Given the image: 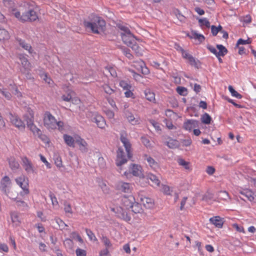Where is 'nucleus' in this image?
Wrapping results in <instances>:
<instances>
[{"mask_svg": "<svg viewBox=\"0 0 256 256\" xmlns=\"http://www.w3.org/2000/svg\"><path fill=\"white\" fill-rule=\"evenodd\" d=\"M116 26L122 31L121 32V36L123 42L134 51L136 56H142V50L137 44L136 38L130 32V30L120 24H116Z\"/></svg>", "mask_w": 256, "mask_h": 256, "instance_id": "nucleus-1", "label": "nucleus"}, {"mask_svg": "<svg viewBox=\"0 0 256 256\" xmlns=\"http://www.w3.org/2000/svg\"><path fill=\"white\" fill-rule=\"evenodd\" d=\"M84 26L90 29L93 33L99 34L103 31L106 26L105 21L100 17L92 16L89 20H84Z\"/></svg>", "mask_w": 256, "mask_h": 256, "instance_id": "nucleus-2", "label": "nucleus"}, {"mask_svg": "<svg viewBox=\"0 0 256 256\" xmlns=\"http://www.w3.org/2000/svg\"><path fill=\"white\" fill-rule=\"evenodd\" d=\"M12 182L8 176L3 177L0 182V190L10 198L14 200L18 198V192L10 190Z\"/></svg>", "mask_w": 256, "mask_h": 256, "instance_id": "nucleus-3", "label": "nucleus"}, {"mask_svg": "<svg viewBox=\"0 0 256 256\" xmlns=\"http://www.w3.org/2000/svg\"><path fill=\"white\" fill-rule=\"evenodd\" d=\"M44 125L49 129H55L56 128V120L48 112L44 114Z\"/></svg>", "mask_w": 256, "mask_h": 256, "instance_id": "nucleus-4", "label": "nucleus"}, {"mask_svg": "<svg viewBox=\"0 0 256 256\" xmlns=\"http://www.w3.org/2000/svg\"><path fill=\"white\" fill-rule=\"evenodd\" d=\"M16 183L22 188L23 192L20 194L23 196L29 193L28 180L24 176H21L15 179Z\"/></svg>", "mask_w": 256, "mask_h": 256, "instance_id": "nucleus-5", "label": "nucleus"}, {"mask_svg": "<svg viewBox=\"0 0 256 256\" xmlns=\"http://www.w3.org/2000/svg\"><path fill=\"white\" fill-rule=\"evenodd\" d=\"M111 210L114 212L118 217L126 221L130 220V217L128 214V213L120 206L112 208Z\"/></svg>", "mask_w": 256, "mask_h": 256, "instance_id": "nucleus-6", "label": "nucleus"}, {"mask_svg": "<svg viewBox=\"0 0 256 256\" xmlns=\"http://www.w3.org/2000/svg\"><path fill=\"white\" fill-rule=\"evenodd\" d=\"M120 140L124 144L126 153H128V157L131 158L132 154L131 152V144L129 140L127 138V134L125 132H122L120 134Z\"/></svg>", "mask_w": 256, "mask_h": 256, "instance_id": "nucleus-7", "label": "nucleus"}, {"mask_svg": "<svg viewBox=\"0 0 256 256\" xmlns=\"http://www.w3.org/2000/svg\"><path fill=\"white\" fill-rule=\"evenodd\" d=\"M128 157V153L126 155L124 152L122 148H118L117 152V158L116 160V164L118 166H121L123 164L127 162L128 159H130Z\"/></svg>", "mask_w": 256, "mask_h": 256, "instance_id": "nucleus-8", "label": "nucleus"}, {"mask_svg": "<svg viewBox=\"0 0 256 256\" xmlns=\"http://www.w3.org/2000/svg\"><path fill=\"white\" fill-rule=\"evenodd\" d=\"M124 113L126 118L132 124L136 125L140 124V118L137 116H134L129 110L126 108V106H124Z\"/></svg>", "mask_w": 256, "mask_h": 256, "instance_id": "nucleus-9", "label": "nucleus"}, {"mask_svg": "<svg viewBox=\"0 0 256 256\" xmlns=\"http://www.w3.org/2000/svg\"><path fill=\"white\" fill-rule=\"evenodd\" d=\"M182 58L188 60L189 64L196 68H198V60H196L195 58L190 54L188 52L185 51L182 48H180Z\"/></svg>", "mask_w": 256, "mask_h": 256, "instance_id": "nucleus-10", "label": "nucleus"}, {"mask_svg": "<svg viewBox=\"0 0 256 256\" xmlns=\"http://www.w3.org/2000/svg\"><path fill=\"white\" fill-rule=\"evenodd\" d=\"M21 10L22 11V16L20 12H16L14 13V16L22 22H26L30 20V17L32 16V10L30 9L26 12H23V10Z\"/></svg>", "mask_w": 256, "mask_h": 256, "instance_id": "nucleus-11", "label": "nucleus"}, {"mask_svg": "<svg viewBox=\"0 0 256 256\" xmlns=\"http://www.w3.org/2000/svg\"><path fill=\"white\" fill-rule=\"evenodd\" d=\"M116 188L120 192L129 193L132 190V185L130 183L120 181L116 184Z\"/></svg>", "mask_w": 256, "mask_h": 256, "instance_id": "nucleus-12", "label": "nucleus"}, {"mask_svg": "<svg viewBox=\"0 0 256 256\" xmlns=\"http://www.w3.org/2000/svg\"><path fill=\"white\" fill-rule=\"evenodd\" d=\"M130 173L134 176L140 178L144 177V174L142 172V168L140 166L136 164H132L130 166Z\"/></svg>", "mask_w": 256, "mask_h": 256, "instance_id": "nucleus-13", "label": "nucleus"}, {"mask_svg": "<svg viewBox=\"0 0 256 256\" xmlns=\"http://www.w3.org/2000/svg\"><path fill=\"white\" fill-rule=\"evenodd\" d=\"M122 202L123 205L126 208H130L135 203V199L132 195L124 196L122 199Z\"/></svg>", "mask_w": 256, "mask_h": 256, "instance_id": "nucleus-14", "label": "nucleus"}, {"mask_svg": "<svg viewBox=\"0 0 256 256\" xmlns=\"http://www.w3.org/2000/svg\"><path fill=\"white\" fill-rule=\"evenodd\" d=\"M10 120L12 124L19 129L22 130L24 128L25 125L24 122L17 116L10 114Z\"/></svg>", "mask_w": 256, "mask_h": 256, "instance_id": "nucleus-15", "label": "nucleus"}, {"mask_svg": "<svg viewBox=\"0 0 256 256\" xmlns=\"http://www.w3.org/2000/svg\"><path fill=\"white\" fill-rule=\"evenodd\" d=\"M198 122L196 120H189L184 122L183 128L184 130L188 131L198 126Z\"/></svg>", "mask_w": 256, "mask_h": 256, "instance_id": "nucleus-16", "label": "nucleus"}, {"mask_svg": "<svg viewBox=\"0 0 256 256\" xmlns=\"http://www.w3.org/2000/svg\"><path fill=\"white\" fill-rule=\"evenodd\" d=\"M75 142L79 145L80 150L82 152H88V144L84 140L80 137H76Z\"/></svg>", "mask_w": 256, "mask_h": 256, "instance_id": "nucleus-17", "label": "nucleus"}, {"mask_svg": "<svg viewBox=\"0 0 256 256\" xmlns=\"http://www.w3.org/2000/svg\"><path fill=\"white\" fill-rule=\"evenodd\" d=\"M209 221L212 224L218 228H222L224 223L223 218L220 216H213L210 218Z\"/></svg>", "mask_w": 256, "mask_h": 256, "instance_id": "nucleus-18", "label": "nucleus"}, {"mask_svg": "<svg viewBox=\"0 0 256 256\" xmlns=\"http://www.w3.org/2000/svg\"><path fill=\"white\" fill-rule=\"evenodd\" d=\"M8 87V90L14 95L16 96V98L20 99L22 98V92L18 90L17 86L14 82L10 84Z\"/></svg>", "mask_w": 256, "mask_h": 256, "instance_id": "nucleus-19", "label": "nucleus"}, {"mask_svg": "<svg viewBox=\"0 0 256 256\" xmlns=\"http://www.w3.org/2000/svg\"><path fill=\"white\" fill-rule=\"evenodd\" d=\"M94 122L98 127L100 128H104L106 126V122L104 118L99 114H96L94 118Z\"/></svg>", "mask_w": 256, "mask_h": 256, "instance_id": "nucleus-20", "label": "nucleus"}, {"mask_svg": "<svg viewBox=\"0 0 256 256\" xmlns=\"http://www.w3.org/2000/svg\"><path fill=\"white\" fill-rule=\"evenodd\" d=\"M169 140L164 142V144H166L169 148L174 149L178 148L180 146L179 142L176 140L172 139L170 138H168Z\"/></svg>", "mask_w": 256, "mask_h": 256, "instance_id": "nucleus-21", "label": "nucleus"}, {"mask_svg": "<svg viewBox=\"0 0 256 256\" xmlns=\"http://www.w3.org/2000/svg\"><path fill=\"white\" fill-rule=\"evenodd\" d=\"M177 162L179 166H182L186 170H192L190 162L186 161L184 159L181 158H178Z\"/></svg>", "mask_w": 256, "mask_h": 256, "instance_id": "nucleus-22", "label": "nucleus"}, {"mask_svg": "<svg viewBox=\"0 0 256 256\" xmlns=\"http://www.w3.org/2000/svg\"><path fill=\"white\" fill-rule=\"evenodd\" d=\"M135 62L139 64V68H136V69L138 70H140L142 73L144 74H149L150 72L148 69L145 66V64L142 60H140Z\"/></svg>", "mask_w": 256, "mask_h": 256, "instance_id": "nucleus-23", "label": "nucleus"}, {"mask_svg": "<svg viewBox=\"0 0 256 256\" xmlns=\"http://www.w3.org/2000/svg\"><path fill=\"white\" fill-rule=\"evenodd\" d=\"M142 204L147 208H150L153 206L154 200L148 198L144 197L141 198Z\"/></svg>", "mask_w": 256, "mask_h": 256, "instance_id": "nucleus-24", "label": "nucleus"}, {"mask_svg": "<svg viewBox=\"0 0 256 256\" xmlns=\"http://www.w3.org/2000/svg\"><path fill=\"white\" fill-rule=\"evenodd\" d=\"M148 182L153 186H158L160 184V181L155 175L152 174H148Z\"/></svg>", "mask_w": 256, "mask_h": 256, "instance_id": "nucleus-25", "label": "nucleus"}, {"mask_svg": "<svg viewBox=\"0 0 256 256\" xmlns=\"http://www.w3.org/2000/svg\"><path fill=\"white\" fill-rule=\"evenodd\" d=\"M10 38L8 32L4 28H0V40L4 42Z\"/></svg>", "mask_w": 256, "mask_h": 256, "instance_id": "nucleus-26", "label": "nucleus"}, {"mask_svg": "<svg viewBox=\"0 0 256 256\" xmlns=\"http://www.w3.org/2000/svg\"><path fill=\"white\" fill-rule=\"evenodd\" d=\"M10 217L12 222L15 226H18L20 224L19 215L16 212H12L10 214Z\"/></svg>", "mask_w": 256, "mask_h": 256, "instance_id": "nucleus-27", "label": "nucleus"}, {"mask_svg": "<svg viewBox=\"0 0 256 256\" xmlns=\"http://www.w3.org/2000/svg\"><path fill=\"white\" fill-rule=\"evenodd\" d=\"M188 36L190 38L198 40L200 42H202L204 40V37L203 35L198 34L194 31H192L190 34Z\"/></svg>", "mask_w": 256, "mask_h": 256, "instance_id": "nucleus-28", "label": "nucleus"}, {"mask_svg": "<svg viewBox=\"0 0 256 256\" xmlns=\"http://www.w3.org/2000/svg\"><path fill=\"white\" fill-rule=\"evenodd\" d=\"M41 78H42L43 80L50 87H54V81L51 79L50 77L48 76L46 74H42L41 75Z\"/></svg>", "mask_w": 256, "mask_h": 256, "instance_id": "nucleus-29", "label": "nucleus"}, {"mask_svg": "<svg viewBox=\"0 0 256 256\" xmlns=\"http://www.w3.org/2000/svg\"><path fill=\"white\" fill-rule=\"evenodd\" d=\"M64 138L66 143L70 146L74 147V142H75V138L74 139L71 136L67 134L64 136Z\"/></svg>", "mask_w": 256, "mask_h": 256, "instance_id": "nucleus-30", "label": "nucleus"}, {"mask_svg": "<svg viewBox=\"0 0 256 256\" xmlns=\"http://www.w3.org/2000/svg\"><path fill=\"white\" fill-rule=\"evenodd\" d=\"M22 166H24L25 170L27 172H30L32 170V166L30 161L24 157L22 158Z\"/></svg>", "mask_w": 256, "mask_h": 256, "instance_id": "nucleus-31", "label": "nucleus"}, {"mask_svg": "<svg viewBox=\"0 0 256 256\" xmlns=\"http://www.w3.org/2000/svg\"><path fill=\"white\" fill-rule=\"evenodd\" d=\"M216 48L218 50V57L220 56H224L228 52L227 49L222 44H217Z\"/></svg>", "mask_w": 256, "mask_h": 256, "instance_id": "nucleus-32", "label": "nucleus"}, {"mask_svg": "<svg viewBox=\"0 0 256 256\" xmlns=\"http://www.w3.org/2000/svg\"><path fill=\"white\" fill-rule=\"evenodd\" d=\"M201 121L202 122L206 124H210L212 121V118L207 113H205L202 114L201 116Z\"/></svg>", "mask_w": 256, "mask_h": 256, "instance_id": "nucleus-33", "label": "nucleus"}, {"mask_svg": "<svg viewBox=\"0 0 256 256\" xmlns=\"http://www.w3.org/2000/svg\"><path fill=\"white\" fill-rule=\"evenodd\" d=\"M14 201L16 202L18 207L22 210H26L28 208V204L24 201L18 200L17 198Z\"/></svg>", "mask_w": 256, "mask_h": 256, "instance_id": "nucleus-34", "label": "nucleus"}, {"mask_svg": "<svg viewBox=\"0 0 256 256\" xmlns=\"http://www.w3.org/2000/svg\"><path fill=\"white\" fill-rule=\"evenodd\" d=\"M40 14V10L38 6H33V22L37 20H38Z\"/></svg>", "mask_w": 256, "mask_h": 256, "instance_id": "nucleus-35", "label": "nucleus"}, {"mask_svg": "<svg viewBox=\"0 0 256 256\" xmlns=\"http://www.w3.org/2000/svg\"><path fill=\"white\" fill-rule=\"evenodd\" d=\"M144 94L146 98L150 102H152L155 100L154 93L150 92V90H146L144 92Z\"/></svg>", "mask_w": 256, "mask_h": 256, "instance_id": "nucleus-36", "label": "nucleus"}, {"mask_svg": "<svg viewBox=\"0 0 256 256\" xmlns=\"http://www.w3.org/2000/svg\"><path fill=\"white\" fill-rule=\"evenodd\" d=\"M240 193L244 195L250 201H252L254 200V192L250 190H246L245 192H240Z\"/></svg>", "mask_w": 256, "mask_h": 256, "instance_id": "nucleus-37", "label": "nucleus"}, {"mask_svg": "<svg viewBox=\"0 0 256 256\" xmlns=\"http://www.w3.org/2000/svg\"><path fill=\"white\" fill-rule=\"evenodd\" d=\"M214 198L213 194L210 192H206L202 196V200L207 202H209L210 200H212Z\"/></svg>", "mask_w": 256, "mask_h": 256, "instance_id": "nucleus-38", "label": "nucleus"}, {"mask_svg": "<svg viewBox=\"0 0 256 256\" xmlns=\"http://www.w3.org/2000/svg\"><path fill=\"white\" fill-rule=\"evenodd\" d=\"M0 92L8 100H10L12 98V94L6 88H0Z\"/></svg>", "mask_w": 256, "mask_h": 256, "instance_id": "nucleus-39", "label": "nucleus"}, {"mask_svg": "<svg viewBox=\"0 0 256 256\" xmlns=\"http://www.w3.org/2000/svg\"><path fill=\"white\" fill-rule=\"evenodd\" d=\"M9 164L11 168L13 170H16L19 167L18 163L13 158L10 159Z\"/></svg>", "mask_w": 256, "mask_h": 256, "instance_id": "nucleus-40", "label": "nucleus"}, {"mask_svg": "<svg viewBox=\"0 0 256 256\" xmlns=\"http://www.w3.org/2000/svg\"><path fill=\"white\" fill-rule=\"evenodd\" d=\"M130 208L135 214L140 213L142 212L140 206L138 203L135 202Z\"/></svg>", "mask_w": 256, "mask_h": 256, "instance_id": "nucleus-41", "label": "nucleus"}, {"mask_svg": "<svg viewBox=\"0 0 256 256\" xmlns=\"http://www.w3.org/2000/svg\"><path fill=\"white\" fill-rule=\"evenodd\" d=\"M19 44L22 46L24 49L28 50L30 53L31 52V46L30 44H26L24 41L20 40H18Z\"/></svg>", "mask_w": 256, "mask_h": 256, "instance_id": "nucleus-42", "label": "nucleus"}, {"mask_svg": "<svg viewBox=\"0 0 256 256\" xmlns=\"http://www.w3.org/2000/svg\"><path fill=\"white\" fill-rule=\"evenodd\" d=\"M64 246L69 249H72L74 246V242L71 239L66 238L64 242Z\"/></svg>", "mask_w": 256, "mask_h": 256, "instance_id": "nucleus-43", "label": "nucleus"}, {"mask_svg": "<svg viewBox=\"0 0 256 256\" xmlns=\"http://www.w3.org/2000/svg\"><path fill=\"white\" fill-rule=\"evenodd\" d=\"M177 92L181 96H186L187 94V89L184 87L178 86L176 88Z\"/></svg>", "mask_w": 256, "mask_h": 256, "instance_id": "nucleus-44", "label": "nucleus"}, {"mask_svg": "<svg viewBox=\"0 0 256 256\" xmlns=\"http://www.w3.org/2000/svg\"><path fill=\"white\" fill-rule=\"evenodd\" d=\"M228 90L232 96H235L238 98H242V96L240 94H238L236 91L232 86H228Z\"/></svg>", "mask_w": 256, "mask_h": 256, "instance_id": "nucleus-45", "label": "nucleus"}, {"mask_svg": "<svg viewBox=\"0 0 256 256\" xmlns=\"http://www.w3.org/2000/svg\"><path fill=\"white\" fill-rule=\"evenodd\" d=\"M198 22L200 24V26H205L208 28L210 27V23L206 18H200L198 20Z\"/></svg>", "mask_w": 256, "mask_h": 256, "instance_id": "nucleus-46", "label": "nucleus"}, {"mask_svg": "<svg viewBox=\"0 0 256 256\" xmlns=\"http://www.w3.org/2000/svg\"><path fill=\"white\" fill-rule=\"evenodd\" d=\"M188 198L186 196H182L180 199V210H183L184 209V206L188 200Z\"/></svg>", "mask_w": 256, "mask_h": 256, "instance_id": "nucleus-47", "label": "nucleus"}, {"mask_svg": "<svg viewBox=\"0 0 256 256\" xmlns=\"http://www.w3.org/2000/svg\"><path fill=\"white\" fill-rule=\"evenodd\" d=\"M120 86L124 90H127L131 89L132 86L128 84L124 80H121L120 82Z\"/></svg>", "mask_w": 256, "mask_h": 256, "instance_id": "nucleus-48", "label": "nucleus"}, {"mask_svg": "<svg viewBox=\"0 0 256 256\" xmlns=\"http://www.w3.org/2000/svg\"><path fill=\"white\" fill-rule=\"evenodd\" d=\"M54 163L56 166L58 168H61L63 166L62 158L58 156H56L54 158Z\"/></svg>", "mask_w": 256, "mask_h": 256, "instance_id": "nucleus-49", "label": "nucleus"}, {"mask_svg": "<svg viewBox=\"0 0 256 256\" xmlns=\"http://www.w3.org/2000/svg\"><path fill=\"white\" fill-rule=\"evenodd\" d=\"M102 87L104 92L108 94H111L114 92V90L108 84H105Z\"/></svg>", "mask_w": 256, "mask_h": 256, "instance_id": "nucleus-50", "label": "nucleus"}, {"mask_svg": "<svg viewBox=\"0 0 256 256\" xmlns=\"http://www.w3.org/2000/svg\"><path fill=\"white\" fill-rule=\"evenodd\" d=\"M146 160L150 166L152 168H154L155 166L157 165V163L155 162V160L151 157H146Z\"/></svg>", "mask_w": 256, "mask_h": 256, "instance_id": "nucleus-51", "label": "nucleus"}, {"mask_svg": "<svg viewBox=\"0 0 256 256\" xmlns=\"http://www.w3.org/2000/svg\"><path fill=\"white\" fill-rule=\"evenodd\" d=\"M70 235L71 238H76L80 242L83 243L82 239L76 232H74L70 234Z\"/></svg>", "mask_w": 256, "mask_h": 256, "instance_id": "nucleus-52", "label": "nucleus"}, {"mask_svg": "<svg viewBox=\"0 0 256 256\" xmlns=\"http://www.w3.org/2000/svg\"><path fill=\"white\" fill-rule=\"evenodd\" d=\"M64 210L66 213L72 214V211L71 208V206L70 204L65 202L64 204Z\"/></svg>", "mask_w": 256, "mask_h": 256, "instance_id": "nucleus-53", "label": "nucleus"}, {"mask_svg": "<svg viewBox=\"0 0 256 256\" xmlns=\"http://www.w3.org/2000/svg\"><path fill=\"white\" fill-rule=\"evenodd\" d=\"M221 197L222 199L225 201H228V200H231V198L229 196L228 192L226 191L221 192Z\"/></svg>", "mask_w": 256, "mask_h": 256, "instance_id": "nucleus-54", "label": "nucleus"}, {"mask_svg": "<svg viewBox=\"0 0 256 256\" xmlns=\"http://www.w3.org/2000/svg\"><path fill=\"white\" fill-rule=\"evenodd\" d=\"M232 226L238 232L245 233L244 229L242 226H240L237 224H234Z\"/></svg>", "mask_w": 256, "mask_h": 256, "instance_id": "nucleus-55", "label": "nucleus"}, {"mask_svg": "<svg viewBox=\"0 0 256 256\" xmlns=\"http://www.w3.org/2000/svg\"><path fill=\"white\" fill-rule=\"evenodd\" d=\"M251 42L250 39L248 38L246 40H244L242 38H240L238 40L237 44H236V47H238V46L240 44H249Z\"/></svg>", "mask_w": 256, "mask_h": 256, "instance_id": "nucleus-56", "label": "nucleus"}, {"mask_svg": "<svg viewBox=\"0 0 256 256\" xmlns=\"http://www.w3.org/2000/svg\"><path fill=\"white\" fill-rule=\"evenodd\" d=\"M123 53L130 60H132L134 58L133 56L130 52V50L128 48L124 49Z\"/></svg>", "mask_w": 256, "mask_h": 256, "instance_id": "nucleus-57", "label": "nucleus"}, {"mask_svg": "<svg viewBox=\"0 0 256 256\" xmlns=\"http://www.w3.org/2000/svg\"><path fill=\"white\" fill-rule=\"evenodd\" d=\"M8 245L4 243H0V252H8Z\"/></svg>", "mask_w": 256, "mask_h": 256, "instance_id": "nucleus-58", "label": "nucleus"}, {"mask_svg": "<svg viewBox=\"0 0 256 256\" xmlns=\"http://www.w3.org/2000/svg\"><path fill=\"white\" fill-rule=\"evenodd\" d=\"M86 234L90 240H96L97 239L94 233L90 230H86Z\"/></svg>", "mask_w": 256, "mask_h": 256, "instance_id": "nucleus-59", "label": "nucleus"}, {"mask_svg": "<svg viewBox=\"0 0 256 256\" xmlns=\"http://www.w3.org/2000/svg\"><path fill=\"white\" fill-rule=\"evenodd\" d=\"M142 144L146 146V147L150 146V142L149 139L147 138L146 137H142Z\"/></svg>", "mask_w": 256, "mask_h": 256, "instance_id": "nucleus-60", "label": "nucleus"}, {"mask_svg": "<svg viewBox=\"0 0 256 256\" xmlns=\"http://www.w3.org/2000/svg\"><path fill=\"white\" fill-rule=\"evenodd\" d=\"M100 187L104 193L108 194L110 192V188L104 182H102L100 184Z\"/></svg>", "mask_w": 256, "mask_h": 256, "instance_id": "nucleus-61", "label": "nucleus"}, {"mask_svg": "<svg viewBox=\"0 0 256 256\" xmlns=\"http://www.w3.org/2000/svg\"><path fill=\"white\" fill-rule=\"evenodd\" d=\"M102 242L106 246V248H109L111 246V243L110 240L106 237H102Z\"/></svg>", "mask_w": 256, "mask_h": 256, "instance_id": "nucleus-62", "label": "nucleus"}, {"mask_svg": "<svg viewBox=\"0 0 256 256\" xmlns=\"http://www.w3.org/2000/svg\"><path fill=\"white\" fill-rule=\"evenodd\" d=\"M50 196L52 200V205L53 206H57L58 204V202L57 199L56 198L55 196L53 194L50 193Z\"/></svg>", "mask_w": 256, "mask_h": 256, "instance_id": "nucleus-63", "label": "nucleus"}, {"mask_svg": "<svg viewBox=\"0 0 256 256\" xmlns=\"http://www.w3.org/2000/svg\"><path fill=\"white\" fill-rule=\"evenodd\" d=\"M76 254L77 256H86V252L82 249L78 248L76 250Z\"/></svg>", "mask_w": 256, "mask_h": 256, "instance_id": "nucleus-64", "label": "nucleus"}]
</instances>
